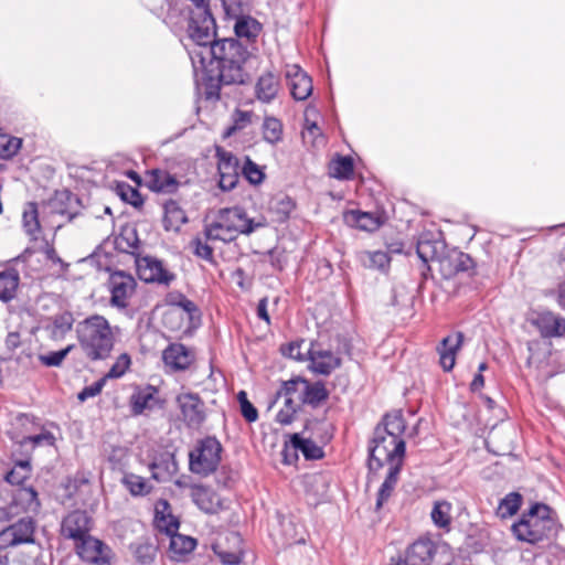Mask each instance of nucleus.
I'll return each mask as SVG.
<instances>
[{
    "instance_id": "nucleus-1",
    "label": "nucleus",
    "mask_w": 565,
    "mask_h": 565,
    "mask_svg": "<svg viewBox=\"0 0 565 565\" xmlns=\"http://www.w3.org/2000/svg\"><path fill=\"white\" fill-rule=\"evenodd\" d=\"M216 35L207 43H195L200 50L191 53L193 63L199 58L205 70L218 71V82L224 85L243 83V64L248 57L246 47L235 39L215 41Z\"/></svg>"
},
{
    "instance_id": "nucleus-2",
    "label": "nucleus",
    "mask_w": 565,
    "mask_h": 565,
    "mask_svg": "<svg viewBox=\"0 0 565 565\" xmlns=\"http://www.w3.org/2000/svg\"><path fill=\"white\" fill-rule=\"evenodd\" d=\"M76 333L85 355L92 360H104L109 356L115 333L108 320L99 315L90 316L76 326Z\"/></svg>"
},
{
    "instance_id": "nucleus-3",
    "label": "nucleus",
    "mask_w": 565,
    "mask_h": 565,
    "mask_svg": "<svg viewBox=\"0 0 565 565\" xmlns=\"http://www.w3.org/2000/svg\"><path fill=\"white\" fill-rule=\"evenodd\" d=\"M550 508L535 503L519 522L512 525V532L519 541L536 544L548 540L554 531V520L550 516Z\"/></svg>"
},
{
    "instance_id": "nucleus-4",
    "label": "nucleus",
    "mask_w": 565,
    "mask_h": 565,
    "mask_svg": "<svg viewBox=\"0 0 565 565\" xmlns=\"http://www.w3.org/2000/svg\"><path fill=\"white\" fill-rule=\"evenodd\" d=\"M406 444L404 439H396L374 431L370 446L369 468L377 471L384 466L402 469L404 465Z\"/></svg>"
},
{
    "instance_id": "nucleus-5",
    "label": "nucleus",
    "mask_w": 565,
    "mask_h": 565,
    "mask_svg": "<svg viewBox=\"0 0 565 565\" xmlns=\"http://www.w3.org/2000/svg\"><path fill=\"white\" fill-rule=\"evenodd\" d=\"M184 18L185 30L193 43H207L216 34V23L210 9V0H190Z\"/></svg>"
},
{
    "instance_id": "nucleus-6",
    "label": "nucleus",
    "mask_w": 565,
    "mask_h": 565,
    "mask_svg": "<svg viewBox=\"0 0 565 565\" xmlns=\"http://www.w3.org/2000/svg\"><path fill=\"white\" fill-rule=\"evenodd\" d=\"M222 446L214 437H206L198 443L190 452V470L193 473L207 476L216 470L221 460Z\"/></svg>"
},
{
    "instance_id": "nucleus-7",
    "label": "nucleus",
    "mask_w": 565,
    "mask_h": 565,
    "mask_svg": "<svg viewBox=\"0 0 565 565\" xmlns=\"http://www.w3.org/2000/svg\"><path fill=\"white\" fill-rule=\"evenodd\" d=\"M35 523L26 516L10 524L0 532V548L6 550L21 544L33 543Z\"/></svg>"
},
{
    "instance_id": "nucleus-8",
    "label": "nucleus",
    "mask_w": 565,
    "mask_h": 565,
    "mask_svg": "<svg viewBox=\"0 0 565 565\" xmlns=\"http://www.w3.org/2000/svg\"><path fill=\"white\" fill-rule=\"evenodd\" d=\"M76 552L84 562L94 565L111 564L113 553L110 547L90 535L76 543Z\"/></svg>"
},
{
    "instance_id": "nucleus-9",
    "label": "nucleus",
    "mask_w": 565,
    "mask_h": 565,
    "mask_svg": "<svg viewBox=\"0 0 565 565\" xmlns=\"http://www.w3.org/2000/svg\"><path fill=\"white\" fill-rule=\"evenodd\" d=\"M216 216L227 226H231L236 236L239 234H250L255 230L265 226L264 220L255 222V220L247 216L243 209L237 206L221 209Z\"/></svg>"
},
{
    "instance_id": "nucleus-10",
    "label": "nucleus",
    "mask_w": 565,
    "mask_h": 565,
    "mask_svg": "<svg viewBox=\"0 0 565 565\" xmlns=\"http://www.w3.org/2000/svg\"><path fill=\"white\" fill-rule=\"evenodd\" d=\"M108 286L111 294V306L120 309L126 308L128 299L132 296L136 288L135 278L124 271H116L110 275Z\"/></svg>"
},
{
    "instance_id": "nucleus-11",
    "label": "nucleus",
    "mask_w": 565,
    "mask_h": 565,
    "mask_svg": "<svg viewBox=\"0 0 565 565\" xmlns=\"http://www.w3.org/2000/svg\"><path fill=\"white\" fill-rule=\"evenodd\" d=\"M137 270L140 279L146 282H158L168 286L175 279L174 274L169 271L160 259L151 256L139 258Z\"/></svg>"
},
{
    "instance_id": "nucleus-12",
    "label": "nucleus",
    "mask_w": 565,
    "mask_h": 565,
    "mask_svg": "<svg viewBox=\"0 0 565 565\" xmlns=\"http://www.w3.org/2000/svg\"><path fill=\"white\" fill-rule=\"evenodd\" d=\"M309 369L318 374L329 375L341 364V359L330 350H323L319 345L310 343L307 349Z\"/></svg>"
},
{
    "instance_id": "nucleus-13",
    "label": "nucleus",
    "mask_w": 565,
    "mask_h": 565,
    "mask_svg": "<svg viewBox=\"0 0 565 565\" xmlns=\"http://www.w3.org/2000/svg\"><path fill=\"white\" fill-rule=\"evenodd\" d=\"M177 403L188 426L199 427L205 419L204 403L198 394H179Z\"/></svg>"
},
{
    "instance_id": "nucleus-14",
    "label": "nucleus",
    "mask_w": 565,
    "mask_h": 565,
    "mask_svg": "<svg viewBox=\"0 0 565 565\" xmlns=\"http://www.w3.org/2000/svg\"><path fill=\"white\" fill-rule=\"evenodd\" d=\"M194 353L182 343H172L162 352L164 366L171 371H184L194 361Z\"/></svg>"
},
{
    "instance_id": "nucleus-15",
    "label": "nucleus",
    "mask_w": 565,
    "mask_h": 565,
    "mask_svg": "<svg viewBox=\"0 0 565 565\" xmlns=\"http://www.w3.org/2000/svg\"><path fill=\"white\" fill-rule=\"evenodd\" d=\"M89 518L84 511H74L67 514L61 525V534L65 539H71L77 542L88 535Z\"/></svg>"
},
{
    "instance_id": "nucleus-16",
    "label": "nucleus",
    "mask_w": 565,
    "mask_h": 565,
    "mask_svg": "<svg viewBox=\"0 0 565 565\" xmlns=\"http://www.w3.org/2000/svg\"><path fill=\"white\" fill-rule=\"evenodd\" d=\"M532 323L543 338H561L565 334V318L552 311L537 312Z\"/></svg>"
},
{
    "instance_id": "nucleus-17",
    "label": "nucleus",
    "mask_w": 565,
    "mask_h": 565,
    "mask_svg": "<svg viewBox=\"0 0 565 565\" xmlns=\"http://www.w3.org/2000/svg\"><path fill=\"white\" fill-rule=\"evenodd\" d=\"M286 78L296 100H305L311 95L312 81L298 65L287 66Z\"/></svg>"
},
{
    "instance_id": "nucleus-18",
    "label": "nucleus",
    "mask_w": 565,
    "mask_h": 565,
    "mask_svg": "<svg viewBox=\"0 0 565 565\" xmlns=\"http://www.w3.org/2000/svg\"><path fill=\"white\" fill-rule=\"evenodd\" d=\"M436 554V545L429 537H420L408 546L406 565H430Z\"/></svg>"
},
{
    "instance_id": "nucleus-19",
    "label": "nucleus",
    "mask_w": 565,
    "mask_h": 565,
    "mask_svg": "<svg viewBox=\"0 0 565 565\" xmlns=\"http://www.w3.org/2000/svg\"><path fill=\"white\" fill-rule=\"evenodd\" d=\"M445 250V243L440 239V234L431 232L423 233L417 242L416 252L423 263L427 264L440 258Z\"/></svg>"
},
{
    "instance_id": "nucleus-20",
    "label": "nucleus",
    "mask_w": 565,
    "mask_h": 565,
    "mask_svg": "<svg viewBox=\"0 0 565 565\" xmlns=\"http://www.w3.org/2000/svg\"><path fill=\"white\" fill-rule=\"evenodd\" d=\"M218 173V185L222 190L228 191L235 188L239 179L237 159L228 152L220 153Z\"/></svg>"
},
{
    "instance_id": "nucleus-21",
    "label": "nucleus",
    "mask_w": 565,
    "mask_h": 565,
    "mask_svg": "<svg viewBox=\"0 0 565 565\" xmlns=\"http://www.w3.org/2000/svg\"><path fill=\"white\" fill-rule=\"evenodd\" d=\"M191 498L199 509L205 513H217L223 509V502L220 495L206 487H193L191 490Z\"/></svg>"
},
{
    "instance_id": "nucleus-22",
    "label": "nucleus",
    "mask_w": 565,
    "mask_h": 565,
    "mask_svg": "<svg viewBox=\"0 0 565 565\" xmlns=\"http://www.w3.org/2000/svg\"><path fill=\"white\" fill-rule=\"evenodd\" d=\"M463 341V334L461 332H455L444 338L440 347L437 348L440 365L445 371L452 370L456 361V353L460 349Z\"/></svg>"
},
{
    "instance_id": "nucleus-23",
    "label": "nucleus",
    "mask_w": 565,
    "mask_h": 565,
    "mask_svg": "<svg viewBox=\"0 0 565 565\" xmlns=\"http://www.w3.org/2000/svg\"><path fill=\"white\" fill-rule=\"evenodd\" d=\"M154 525L159 532L168 536L178 532L179 521L172 514L171 507L167 500H159L154 507Z\"/></svg>"
},
{
    "instance_id": "nucleus-24",
    "label": "nucleus",
    "mask_w": 565,
    "mask_h": 565,
    "mask_svg": "<svg viewBox=\"0 0 565 565\" xmlns=\"http://www.w3.org/2000/svg\"><path fill=\"white\" fill-rule=\"evenodd\" d=\"M344 223L351 227H356L366 232H374L381 227L383 220L370 212L351 210L343 215Z\"/></svg>"
},
{
    "instance_id": "nucleus-25",
    "label": "nucleus",
    "mask_w": 565,
    "mask_h": 565,
    "mask_svg": "<svg viewBox=\"0 0 565 565\" xmlns=\"http://www.w3.org/2000/svg\"><path fill=\"white\" fill-rule=\"evenodd\" d=\"M164 216L163 226L166 231L178 232L183 224L188 222L185 211L177 201L169 200L163 205Z\"/></svg>"
},
{
    "instance_id": "nucleus-26",
    "label": "nucleus",
    "mask_w": 565,
    "mask_h": 565,
    "mask_svg": "<svg viewBox=\"0 0 565 565\" xmlns=\"http://www.w3.org/2000/svg\"><path fill=\"white\" fill-rule=\"evenodd\" d=\"M195 546L196 540L191 536L182 535L177 532L170 535L169 552L171 558L177 562L184 561L185 556L192 553Z\"/></svg>"
},
{
    "instance_id": "nucleus-27",
    "label": "nucleus",
    "mask_w": 565,
    "mask_h": 565,
    "mask_svg": "<svg viewBox=\"0 0 565 565\" xmlns=\"http://www.w3.org/2000/svg\"><path fill=\"white\" fill-rule=\"evenodd\" d=\"M74 324V317L71 312H62L53 316L50 319V323L46 326V330L51 339L58 341L63 340L65 335L72 330Z\"/></svg>"
},
{
    "instance_id": "nucleus-28",
    "label": "nucleus",
    "mask_w": 565,
    "mask_h": 565,
    "mask_svg": "<svg viewBox=\"0 0 565 565\" xmlns=\"http://www.w3.org/2000/svg\"><path fill=\"white\" fill-rule=\"evenodd\" d=\"M177 178L164 170H153L150 173L149 188L154 192L173 193L178 190Z\"/></svg>"
},
{
    "instance_id": "nucleus-29",
    "label": "nucleus",
    "mask_w": 565,
    "mask_h": 565,
    "mask_svg": "<svg viewBox=\"0 0 565 565\" xmlns=\"http://www.w3.org/2000/svg\"><path fill=\"white\" fill-rule=\"evenodd\" d=\"M300 386H302L300 399L303 404L317 407L329 396L324 384L321 382L310 383L305 380V383H300Z\"/></svg>"
},
{
    "instance_id": "nucleus-30",
    "label": "nucleus",
    "mask_w": 565,
    "mask_h": 565,
    "mask_svg": "<svg viewBox=\"0 0 565 565\" xmlns=\"http://www.w3.org/2000/svg\"><path fill=\"white\" fill-rule=\"evenodd\" d=\"M405 428L406 426L402 414L399 412H395L385 415L382 425H379L375 428V433L395 437L396 439H403L402 435L404 434Z\"/></svg>"
},
{
    "instance_id": "nucleus-31",
    "label": "nucleus",
    "mask_w": 565,
    "mask_h": 565,
    "mask_svg": "<svg viewBox=\"0 0 565 565\" xmlns=\"http://www.w3.org/2000/svg\"><path fill=\"white\" fill-rule=\"evenodd\" d=\"M358 259L365 268L386 270L391 263V257L384 250H362L358 253Z\"/></svg>"
},
{
    "instance_id": "nucleus-32",
    "label": "nucleus",
    "mask_w": 565,
    "mask_h": 565,
    "mask_svg": "<svg viewBox=\"0 0 565 565\" xmlns=\"http://www.w3.org/2000/svg\"><path fill=\"white\" fill-rule=\"evenodd\" d=\"M204 235L206 241H221L224 243L232 242L237 237L231 226H227L217 216L205 225Z\"/></svg>"
},
{
    "instance_id": "nucleus-33",
    "label": "nucleus",
    "mask_w": 565,
    "mask_h": 565,
    "mask_svg": "<svg viewBox=\"0 0 565 565\" xmlns=\"http://www.w3.org/2000/svg\"><path fill=\"white\" fill-rule=\"evenodd\" d=\"M290 445L295 450L301 451L308 460H316L323 457L321 447L309 438L301 437L299 434L291 435Z\"/></svg>"
},
{
    "instance_id": "nucleus-34",
    "label": "nucleus",
    "mask_w": 565,
    "mask_h": 565,
    "mask_svg": "<svg viewBox=\"0 0 565 565\" xmlns=\"http://www.w3.org/2000/svg\"><path fill=\"white\" fill-rule=\"evenodd\" d=\"M20 277L15 269H9L0 273V299L9 301L14 298Z\"/></svg>"
},
{
    "instance_id": "nucleus-35",
    "label": "nucleus",
    "mask_w": 565,
    "mask_h": 565,
    "mask_svg": "<svg viewBox=\"0 0 565 565\" xmlns=\"http://www.w3.org/2000/svg\"><path fill=\"white\" fill-rule=\"evenodd\" d=\"M278 81L273 73H266L262 75L256 85V94L258 99L268 103L278 92Z\"/></svg>"
},
{
    "instance_id": "nucleus-36",
    "label": "nucleus",
    "mask_w": 565,
    "mask_h": 565,
    "mask_svg": "<svg viewBox=\"0 0 565 565\" xmlns=\"http://www.w3.org/2000/svg\"><path fill=\"white\" fill-rule=\"evenodd\" d=\"M163 326L171 331H182L188 329L190 320L186 319V312L181 308H168L162 316Z\"/></svg>"
},
{
    "instance_id": "nucleus-37",
    "label": "nucleus",
    "mask_w": 565,
    "mask_h": 565,
    "mask_svg": "<svg viewBox=\"0 0 565 565\" xmlns=\"http://www.w3.org/2000/svg\"><path fill=\"white\" fill-rule=\"evenodd\" d=\"M22 223L25 233L31 236L32 239H36L41 230L36 203L29 202L25 204L22 214Z\"/></svg>"
},
{
    "instance_id": "nucleus-38",
    "label": "nucleus",
    "mask_w": 565,
    "mask_h": 565,
    "mask_svg": "<svg viewBox=\"0 0 565 565\" xmlns=\"http://www.w3.org/2000/svg\"><path fill=\"white\" fill-rule=\"evenodd\" d=\"M401 470L402 469L388 468L385 480L383 481L377 492L375 504L376 510H380L384 505V503L391 498L395 489V486L398 481Z\"/></svg>"
},
{
    "instance_id": "nucleus-39",
    "label": "nucleus",
    "mask_w": 565,
    "mask_h": 565,
    "mask_svg": "<svg viewBox=\"0 0 565 565\" xmlns=\"http://www.w3.org/2000/svg\"><path fill=\"white\" fill-rule=\"evenodd\" d=\"M131 408L134 414L140 415L147 409H152L157 404V398L151 388L140 390L131 396Z\"/></svg>"
},
{
    "instance_id": "nucleus-40",
    "label": "nucleus",
    "mask_w": 565,
    "mask_h": 565,
    "mask_svg": "<svg viewBox=\"0 0 565 565\" xmlns=\"http://www.w3.org/2000/svg\"><path fill=\"white\" fill-rule=\"evenodd\" d=\"M14 504L25 512H36L40 508L38 493L33 488H20L14 494Z\"/></svg>"
},
{
    "instance_id": "nucleus-41",
    "label": "nucleus",
    "mask_w": 565,
    "mask_h": 565,
    "mask_svg": "<svg viewBox=\"0 0 565 565\" xmlns=\"http://www.w3.org/2000/svg\"><path fill=\"white\" fill-rule=\"evenodd\" d=\"M260 30V23L250 17H243L235 23V34L239 39L253 41L258 36Z\"/></svg>"
},
{
    "instance_id": "nucleus-42",
    "label": "nucleus",
    "mask_w": 565,
    "mask_h": 565,
    "mask_svg": "<svg viewBox=\"0 0 565 565\" xmlns=\"http://www.w3.org/2000/svg\"><path fill=\"white\" fill-rule=\"evenodd\" d=\"M121 482L132 495H147L152 490L148 480L135 473H125Z\"/></svg>"
},
{
    "instance_id": "nucleus-43",
    "label": "nucleus",
    "mask_w": 565,
    "mask_h": 565,
    "mask_svg": "<svg viewBox=\"0 0 565 565\" xmlns=\"http://www.w3.org/2000/svg\"><path fill=\"white\" fill-rule=\"evenodd\" d=\"M430 516L436 526L448 529L451 523V503L447 501H436Z\"/></svg>"
},
{
    "instance_id": "nucleus-44",
    "label": "nucleus",
    "mask_w": 565,
    "mask_h": 565,
    "mask_svg": "<svg viewBox=\"0 0 565 565\" xmlns=\"http://www.w3.org/2000/svg\"><path fill=\"white\" fill-rule=\"evenodd\" d=\"M330 175L335 179H350L353 175V161L350 157H339L330 163Z\"/></svg>"
},
{
    "instance_id": "nucleus-45",
    "label": "nucleus",
    "mask_w": 565,
    "mask_h": 565,
    "mask_svg": "<svg viewBox=\"0 0 565 565\" xmlns=\"http://www.w3.org/2000/svg\"><path fill=\"white\" fill-rule=\"evenodd\" d=\"M31 475V465L29 460L18 461L13 468L6 475V480L15 486H21Z\"/></svg>"
},
{
    "instance_id": "nucleus-46",
    "label": "nucleus",
    "mask_w": 565,
    "mask_h": 565,
    "mask_svg": "<svg viewBox=\"0 0 565 565\" xmlns=\"http://www.w3.org/2000/svg\"><path fill=\"white\" fill-rule=\"evenodd\" d=\"M522 503V497L518 492L507 494L498 507V514L501 518L512 516L518 512Z\"/></svg>"
},
{
    "instance_id": "nucleus-47",
    "label": "nucleus",
    "mask_w": 565,
    "mask_h": 565,
    "mask_svg": "<svg viewBox=\"0 0 565 565\" xmlns=\"http://www.w3.org/2000/svg\"><path fill=\"white\" fill-rule=\"evenodd\" d=\"M270 209L278 215L279 221H285L289 217L295 209V202L288 195L281 194L273 199Z\"/></svg>"
},
{
    "instance_id": "nucleus-48",
    "label": "nucleus",
    "mask_w": 565,
    "mask_h": 565,
    "mask_svg": "<svg viewBox=\"0 0 565 565\" xmlns=\"http://www.w3.org/2000/svg\"><path fill=\"white\" fill-rule=\"evenodd\" d=\"M281 135H282V125L278 119H276L274 117H268L264 120L263 136L267 142L276 143V142L280 141Z\"/></svg>"
},
{
    "instance_id": "nucleus-49",
    "label": "nucleus",
    "mask_w": 565,
    "mask_h": 565,
    "mask_svg": "<svg viewBox=\"0 0 565 565\" xmlns=\"http://www.w3.org/2000/svg\"><path fill=\"white\" fill-rule=\"evenodd\" d=\"M254 114L252 111L237 109L232 116L233 125L225 131V137H230L235 132L245 129L253 121Z\"/></svg>"
},
{
    "instance_id": "nucleus-50",
    "label": "nucleus",
    "mask_w": 565,
    "mask_h": 565,
    "mask_svg": "<svg viewBox=\"0 0 565 565\" xmlns=\"http://www.w3.org/2000/svg\"><path fill=\"white\" fill-rule=\"evenodd\" d=\"M21 147V139L0 132V158L14 156Z\"/></svg>"
},
{
    "instance_id": "nucleus-51",
    "label": "nucleus",
    "mask_w": 565,
    "mask_h": 565,
    "mask_svg": "<svg viewBox=\"0 0 565 565\" xmlns=\"http://www.w3.org/2000/svg\"><path fill=\"white\" fill-rule=\"evenodd\" d=\"M237 401L239 403L241 414L248 422L254 423L258 419V411L256 407L248 401L247 393L245 391H239L237 394Z\"/></svg>"
},
{
    "instance_id": "nucleus-52",
    "label": "nucleus",
    "mask_w": 565,
    "mask_h": 565,
    "mask_svg": "<svg viewBox=\"0 0 565 565\" xmlns=\"http://www.w3.org/2000/svg\"><path fill=\"white\" fill-rule=\"evenodd\" d=\"M297 405L291 396L284 397V407L276 415V422L281 425H289L294 420Z\"/></svg>"
},
{
    "instance_id": "nucleus-53",
    "label": "nucleus",
    "mask_w": 565,
    "mask_h": 565,
    "mask_svg": "<svg viewBox=\"0 0 565 565\" xmlns=\"http://www.w3.org/2000/svg\"><path fill=\"white\" fill-rule=\"evenodd\" d=\"M74 345H67L65 349L50 352L47 354H40L39 361L45 366H60L67 354L73 350Z\"/></svg>"
},
{
    "instance_id": "nucleus-54",
    "label": "nucleus",
    "mask_w": 565,
    "mask_h": 565,
    "mask_svg": "<svg viewBox=\"0 0 565 565\" xmlns=\"http://www.w3.org/2000/svg\"><path fill=\"white\" fill-rule=\"evenodd\" d=\"M213 550L223 564L238 565L242 562L243 554L239 548L234 551H225L222 548L221 544H215Z\"/></svg>"
},
{
    "instance_id": "nucleus-55",
    "label": "nucleus",
    "mask_w": 565,
    "mask_h": 565,
    "mask_svg": "<svg viewBox=\"0 0 565 565\" xmlns=\"http://www.w3.org/2000/svg\"><path fill=\"white\" fill-rule=\"evenodd\" d=\"M300 383H305V379H292L287 382H284L281 388L277 392V398L291 396L294 398L295 394H298V398L300 399L302 393V386Z\"/></svg>"
},
{
    "instance_id": "nucleus-56",
    "label": "nucleus",
    "mask_w": 565,
    "mask_h": 565,
    "mask_svg": "<svg viewBox=\"0 0 565 565\" xmlns=\"http://www.w3.org/2000/svg\"><path fill=\"white\" fill-rule=\"evenodd\" d=\"M130 365V356L127 353L120 354L115 363L109 369L106 377L118 379L121 377Z\"/></svg>"
},
{
    "instance_id": "nucleus-57",
    "label": "nucleus",
    "mask_w": 565,
    "mask_h": 565,
    "mask_svg": "<svg viewBox=\"0 0 565 565\" xmlns=\"http://www.w3.org/2000/svg\"><path fill=\"white\" fill-rule=\"evenodd\" d=\"M118 191L120 198L126 201L127 203L134 205V206H140L143 204V200L135 188L128 185V184H119Z\"/></svg>"
},
{
    "instance_id": "nucleus-58",
    "label": "nucleus",
    "mask_w": 565,
    "mask_h": 565,
    "mask_svg": "<svg viewBox=\"0 0 565 565\" xmlns=\"http://www.w3.org/2000/svg\"><path fill=\"white\" fill-rule=\"evenodd\" d=\"M303 344V340L290 342L287 345H282L280 351L284 355L291 358L294 360L306 361L308 359L307 351H301Z\"/></svg>"
},
{
    "instance_id": "nucleus-59",
    "label": "nucleus",
    "mask_w": 565,
    "mask_h": 565,
    "mask_svg": "<svg viewBox=\"0 0 565 565\" xmlns=\"http://www.w3.org/2000/svg\"><path fill=\"white\" fill-rule=\"evenodd\" d=\"M242 172L252 184H259L264 180L263 171L255 162L249 159H247L243 166Z\"/></svg>"
},
{
    "instance_id": "nucleus-60",
    "label": "nucleus",
    "mask_w": 565,
    "mask_h": 565,
    "mask_svg": "<svg viewBox=\"0 0 565 565\" xmlns=\"http://www.w3.org/2000/svg\"><path fill=\"white\" fill-rule=\"evenodd\" d=\"M54 440H55V438L51 433L44 431V433L34 435V436L24 437L21 440L20 445L22 447L31 446V448H34L36 446H41L44 444L52 446L54 444Z\"/></svg>"
},
{
    "instance_id": "nucleus-61",
    "label": "nucleus",
    "mask_w": 565,
    "mask_h": 565,
    "mask_svg": "<svg viewBox=\"0 0 565 565\" xmlns=\"http://www.w3.org/2000/svg\"><path fill=\"white\" fill-rule=\"evenodd\" d=\"M252 0H223V7L228 17L237 18L249 8Z\"/></svg>"
},
{
    "instance_id": "nucleus-62",
    "label": "nucleus",
    "mask_w": 565,
    "mask_h": 565,
    "mask_svg": "<svg viewBox=\"0 0 565 565\" xmlns=\"http://www.w3.org/2000/svg\"><path fill=\"white\" fill-rule=\"evenodd\" d=\"M156 548L149 543L138 544L135 548V556L141 564H149L153 561Z\"/></svg>"
},
{
    "instance_id": "nucleus-63",
    "label": "nucleus",
    "mask_w": 565,
    "mask_h": 565,
    "mask_svg": "<svg viewBox=\"0 0 565 565\" xmlns=\"http://www.w3.org/2000/svg\"><path fill=\"white\" fill-rule=\"evenodd\" d=\"M191 246L194 255L207 262H213V248L206 242L196 237L191 242Z\"/></svg>"
},
{
    "instance_id": "nucleus-64",
    "label": "nucleus",
    "mask_w": 565,
    "mask_h": 565,
    "mask_svg": "<svg viewBox=\"0 0 565 565\" xmlns=\"http://www.w3.org/2000/svg\"><path fill=\"white\" fill-rule=\"evenodd\" d=\"M103 385H104V380L102 381H98L96 383H94L93 385L90 386H86L84 387L79 393H78V399L81 402H84L86 401L87 398L89 397H94L96 395H98L100 392H102V388H103Z\"/></svg>"
}]
</instances>
